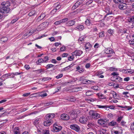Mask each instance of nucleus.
<instances>
[{
	"instance_id": "20",
	"label": "nucleus",
	"mask_w": 134,
	"mask_h": 134,
	"mask_svg": "<svg viewBox=\"0 0 134 134\" xmlns=\"http://www.w3.org/2000/svg\"><path fill=\"white\" fill-rule=\"evenodd\" d=\"M34 33V32L33 31H30L29 32H27L22 37V38H25V36H26L28 35V37L29 36H30L31 35L33 34Z\"/></svg>"
},
{
	"instance_id": "12",
	"label": "nucleus",
	"mask_w": 134,
	"mask_h": 134,
	"mask_svg": "<svg viewBox=\"0 0 134 134\" xmlns=\"http://www.w3.org/2000/svg\"><path fill=\"white\" fill-rule=\"evenodd\" d=\"M60 118L64 120H68L70 118L69 116L65 114H63L61 115Z\"/></svg>"
},
{
	"instance_id": "11",
	"label": "nucleus",
	"mask_w": 134,
	"mask_h": 134,
	"mask_svg": "<svg viewBox=\"0 0 134 134\" xmlns=\"http://www.w3.org/2000/svg\"><path fill=\"white\" fill-rule=\"evenodd\" d=\"M55 116V114L54 113L48 114L46 116V120L51 121Z\"/></svg>"
},
{
	"instance_id": "36",
	"label": "nucleus",
	"mask_w": 134,
	"mask_h": 134,
	"mask_svg": "<svg viewBox=\"0 0 134 134\" xmlns=\"http://www.w3.org/2000/svg\"><path fill=\"white\" fill-rule=\"evenodd\" d=\"M73 89L75 92H77L79 91H81L82 90V88L81 87H75Z\"/></svg>"
},
{
	"instance_id": "17",
	"label": "nucleus",
	"mask_w": 134,
	"mask_h": 134,
	"mask_svg": "<svg viewBox=\"0 0 134 134\" xmlns=\"http://www.w3.org/2000/svg\"><path fill=\"white\" fill-rule=\"evenodd\" d=\"M69 113L70 116L72 118V119H75L76 118V115L74 111H71Z\"/></svg>"
},
{
	"instance_id": "63",
	"label": "nucleus",
	"mask_w": 134,
	"mask_h": 134,
	"mask_svg": "<svg viewBox=\"0 0 134 134\" xmlns=\"http://www.w3.org/2000/svg\"><path fill=\"white\" fill-rule=\"evenodd\" d=\"M63 76V75L62 74H61L59 75H58L56 77L57 79H59L62 77Z\"/></svg>"
},
{
	"instance_id": "7",
	"label": "nucleus",
	"mask_w": 134,
	"mask_h": 134,
	"mask_svg": "<svg viewBox=\"0 0 134 134\" xmlns=\"http://www.w3.org/2000/svg\"><path fill=\"white\" fill-rule=\"evenodd\" d=\"M70 127L72 129L75 130L77 132H79L80 130V127L78 125L75 124H73L70 125Z\"/></svg>"
},
{
	"instance_id": "24",
	"label": "nucleus",
	"mask_w": 134,
	"mask_h": 134,
	"mask_svg": "<svg viewBox=\"0 0 134 134\" xmlns=\"http://www.w3.org/2000/svg\"><path fill=\"white\" fill-rule=\"evenodd\" d=\"M75 21L73 20H70L67 23L68 25L69 26H72L74 25L75 23Z\"/></svg>"
},
{
	"instance_id": "60",
	"label": "nucleus",
	"mask_w": 134,
	"mask_h": 134,
	"mask_svg": "<svg viewBox=\"0 0 134 134\" xmlns=\"http://www.w3.org/2000/svg\"><path fill=\"white\" fill-rule=\"evenodd\" d=\"M96 106L98 108H105V107H106L105 106V105L102 106V105H96Z\"/></svg>"
},
{
	"instance_id": "22",
	"label": "nucleus",
	"mask_w": 134,
	"mask_h": 134,
	"mask_svg": "<svg viewBox=\"0 0 134 134\" xmlns=\"http://www.w3.org/2000/svg\"><path fill=\"white\" fill-rule=\"evenodd\" d=\"M108 125L109 126H118V124L116 121H112L110 122L109 123Z\"/></svg>"
},
{
	"instance_id": "38",
	"label": "nucleus",
	"mask_w": 134,
	"mask_h": 134,
	"mask_svg": "<svg viewBox=\"0 0 134 134\" xmlns=\"http://www.w3.org/2000/svg\"><path fill=\"white\" fill-rule=\"evenodd\" d=\"M123 117L122 116H118V117L116 121L118 122H120V121L122 120Z\"/></svg>"
},
{
	"instance_id": "41",
	"label": "nucleus",
	"mask_w": 134,
	"mask_h": 134,
	"mask_svg": "<svg viewBox=\"0 0 134 134\" xmlns=\"http://www.w3.org/2000/svg\"><path fill=\"white\" fill-rule=\"evenodd\" d=\"M86 96H91L93 94L92 92L90 91H88L86 92Z\"/></svg>"
},
{
	"instance_id": "59",
	"label": "nucleus",
	"mask_w": 134,
	"mask_h": 134,
	"mask_svg": "<svg viewBox=\"0 0 134 134\" xmlns=\"http://www.w3.org/2000/svg\"><path fill=\"white\" fill-rule=\"evenodd\" d=\"M93 1L92 0H90L88 1L85 4L86 5H88L92 3L93 2Z\"/></svg>"
},
{
	"instance_id": "8",
	"label": "nucleus",
	"mask_w": 134,
	"mask_h": 134,
	"mask_svg": "<svg viewBox=\"0 0 134 134\" xmlns=\"http://www.w3.org/2000/svg\"><path fill=\"white\" fill-rule=\"evenodd\" d=\"M53 129L56 132H58L62 129V127L61 126L58 125L56 123L54 124L53 125Z\"/></svg>"
},
{
	"instance_id": "54",
	"label": "nucleus",
	"mask_w": 134,
	"mask_h": 134,
	"mask_svg": "<svg viewBox=\"0 0 134 134\" xmlns=\"http://www.w3.org/2000/svg\"><path fill=\"white\" fill-rule=\"evenodd\" d=\"M114 2L115 3H118L119 2L122 3L123 0H113Z\"/></svg>"
},
{
	"instance_id": "40",
	"label": "nucleus",
	"mask_w": 134,
	"mask_h": 134,
	"mask_svg": "<svg viewBox=\"0 0 134 134\" xmlns=\"http://www.w3.org/2000/svg\"><path fill=\"white\" fill-rule=\"evenodd\" d=\"M8 40V38L7 37H3L1 39V41H2L3 42H5Z\"/></svg>"
},
{
	"instance_id": "50",
	"label": "nucleus",
	"mask_w": 134,
	"mask_h": 134,
	"mask_svg": "<svg viewBox=\"0 0 134 134\" xmlns=\"http://www.w3.org/2000/svg\"><path fill=\"white\" fill-rule=\"evenodd\" d=\"M104 120L103 119H100L98 120V123L100 125H103L104 124Z\"/></svg>"
},
{
	"instance_id": "29",
	"label": "nucleus",
	"mask_w": 134,
	"mask_h": 134,
	"mask_svg": "<svg viewBox=\"0 0 134 134\" xmlns=\"http://www.w3.org/2000/svg\"><path fill=\"white\" fill-rule=\"evenodd\" d=\"M118 70V69L114 67H109L108 69V70L110 71H117Z\"/></svg>"
},
{
	"instance_id": "56",
	"label": "nucleus",
	"mask_w": 134,
	"mask_h": 134,
	"mask_svg": "<svg viewBox=\"0 0 134 134\" xmlns=\"http://www.w3.org/2000/svg\"><path fill=\"white\" fill-rule=\"evenodd\" d=\"M114 115L113 114H112L111 113H109L108 114V115H107V117L109 119H110L111 118L113 117L114 116Z\"/></svg>"
},
{
	"instance_id": "34",
	"label": "nucleus",
	"mask_w": 134,
	"mask_h": 134,
	"mask_svg": "<svg viewBox=\"0 0 134 134\" xmlns=\"http://www.w3.org/2000/svg\"><path fill=\"white\" fill-rule=\"evenodd\" d=\"M68 100L72 102L75 101L76 100L75 98L72 96H71L70 97H69L68 98Z\"/></svg>"
},
{
	"instance_id": "30",
	"label": "nucleus",
	"mask_w": 134,
	"mask_h": 134,
	"mask_svg": "<svg viewBox=\"0 0 134 134\" xmlns=\"http://www.w3.org/2000/svg\"><path fill=\"white\" fill-rule=\"evenodd\" d=\"M110 94H112L113 97L114 99H116L117 98V94L116 92L114 91H111V92Z\"/></svg>"
},
{
	"instance_id": "23",
	"label": "nucleus",
	"mask_w": 134,
	"mask_h": 134,
	"mask_svg": "<svg viewBox=\"0 0 134 134\" xmlns=\"http://www.w3.org/2000/svg\"><path fill=\"white\" fill-rule=\"evenodd\" d=\"M36 11L34 10H33L31 11V12L28 14L31 17L34 16L35 15H36Z\"/></svg>"
},
{
	"instance_id": "47",
	"label": "nucleus",
	"mask_w": 134,
	"mask_h": 134,
	"mask_svg": "<svg viewBox=\"0 0 134 134\" xmlns=\"http://www.w3.org/2000/svg\"><path fill=\"white\" fill-rule=\"evenodd\" d=\"M69 20L68 18H65L60 20L61 23H64L67 21Z\"/></svg>"
},
{
	"instance_id": "39",
	"label": "nucleus",
	"mask_w": 134,
	"mask_h": 134,
	"mask_svg": "<svg viewBox=\"0 0 134 134\" xmlns=\"http://www.w3.org/2000/svg\"><path fill=\"white\" fill-rule=\"evenodd\" d=\"M44 63H47L48 62L49 60V57L48 56H46L44 57Z\"/></svg>"
},
{
	"instance_id": "51",
	"label": "nucleus",
	"mask_w": 134,
	"mask_h": 134,
	"mask_svg": "<svg viewBox=\"0 0 134 134\" xmlns=\"http://www.w3.org/2000/svg\"><path fill=\"white\" fill-rule=\"evenodd\" d=\"M52 79V78L51 77H44L42 79V80L44 81H48L49 80H51Z\"/></svg>"
},
{
	"instance_id": "43",
	"label": "nucleus",
	"mask_w": 134,
	"mask_h": 134,
	"mask_svg": "<svg viewBox=\"0 0 134 134\" xmlns=\"http://www.w3.org/2000/svg\"><path fill=\"white\" fill-rule=\"evenodd\" d=\"M55 5L56 6L55 9L56 10L59 9L61 7L60 5H59V4L58 3H56L55 4Z\"/></svg>"
},
{
	"instance_id": "32",
	"label": "nucleus",
	"mask_w": 134,
	"mask_h": 134,
	"mask_svg": "<svg viewBox=\"0 0 134 134\" xmlns=\"http://www.w3.org/2000/svg\"><path fill=\"white\" fill-rule=\"evenodd\" d=\"M9 76L10 75H9L8 74H6L2 75L1 77L4 79L5 80L6 79L8 78Z\"/></svg>"
},
{
	"instance_id": "52",
	"label": "nucleus",
	"mask_w": 134,
	"mask_h": 134,
	"mask_svg": "<svg viewBox=\"0 0 134 134\" xmlns=\"http://www.w3.org/2000/svg\"><path fill=\"white\" fill-rule=\"evenodd\" d=\"M66 50V47L65 46L63 45L60 48V52H63L65 51Z\"/></svg>"
},
{
	"instance_id": "45",
	"label": "nucleus",
	"mask_w": 134,
	"mask_h": 134,
	"mask_svg": "<svg viewBox=\"0 0 134 134\" xmlns=\"http://www.w3.org/2000/svg\"><path fill=\"white\" fill-rule=\"evenodd\" d=\"M103 73V71H102V70H99L96 73V75L97 76H98L99 75H101Z\"/></svg>"
},
{
	"instance_id": "64",
	"label": "nucleus",
	"mask_w": 134,
	"mask_h": 134,
	"mask_svg": "<svg viewBox=\"0 0 134 134\" xmlns=\"http://www.w3.org/2000/svg\"><path fill=\"white\" fill-rule=\"evenodd\" d=\"M104 36V32H102L99 33V37H103Z\"/></svg>"
},
{
	"instance_id": "10",
	"label": "nucleus",
	"mask_w": 134,
	"mask_h": 134,
	"mask_svg": "<svg viewBox=\"0 0 134 134\" xmlns=\"http://www.w3.org/2000/svg\"><path fill=\"white\" fill-rule=\"evenodd\" d=\"M83 53V51L81 50H77L72 52V55L80 56Z\"/></svg>"
},
{
	"instance_id": "14",
	"label": "nucleus",
	"mask_w": 134,
	"mask_h": 134,
	"mask_svg": "<svg viewBox=\"0 0 134 134\" xmlns=\"http://www.w3.org/2000/svg\"><path fill=\"white\" fill-rule=\"evenodd\" d=\"M85 28L83 25L80 24H78L75 29V30L79 31H82Z\"/></svg>"
},
{
	"instance_id": "49",
	"label": "nucleus",
	"mask_w": 134,
	"mask_h": 134,
	"mask_svg": "<svg viewBox=\"0 0 134 134\" xmlns=\"http://www.w3.org/2000/svg\"><path fill=\"white\" fill-rule=\"evenodd\" d=\"M87 99V100L91 102H93L97 100V99L95 98H91L89 99L88 98Z\"/></svg>"
},
{
	"instance_id": "46",
	"label": "nucleus",
	"mask_w": 134,
	"mask_h": 134,
	"mask_svg": "<svg viewBox=\"0 0 134 134\" xmlns=\"http://www.w3.org/2000/svg\"><path fill=\"white\" fill-rule=\"evenodd\" d=\"M48 25V23L47 22H44L41 24L40 26H43V27H44L43 29H44Z\"/></svg>"
},
{
	"instance_id": "5",
	"label": "nucleus",
	"mask_w": 134,
	"mask_h": 134,
	"mask_svg": "<svg viewBox=\"0 0 134 134\" xmlns=\"http://www.w3.org/2000/svg\"><path fill=\"white\" fill-rule=\"evenodd\" d=\"M105 12L107 13L104 16V18H106L107 16L109 15H114V14L112 13L111 10L110 9V7L109 6H107L105 8Z\"/></svg>"
},
{
	"instance_id": "44",
	"label": "nucleus",
	"mask_w": 134,
	"mask_h": 134,
	"mask_svg": "<svg viewBox=\"0 0 134 134\" xmlns=\"http://www.w3.org/2000/svg\"><path fill=\"white\" fill-rule=\"evenodd\" d=\"M73 65L72 64H71L70 65H69L68 66H67L63 69V71H65L67 70H68L70 68L72 67L73 66Z\"/></svg>"
},
{
	"instance_id": "13",
	"label": "nucleus",
	"mask_w": 134,
	"mask_h": 134,
	"mask_svg": "<svg viewBox=\"0 0 134 134\" xmlns=\"http://www.w3.org/2000/svg\"><path fill=\"white\" fill-rule=\"evenodd\" d=\"M85 47V48L86 51L87 52H88L91 50L92 46L90 43L88 42L86 43Z\"/></svg>"
},
{
	"instance_id": "6",
	"label": "nucleus",
	"mask_w": 134,
	"mask_h": 134,
	"mask_svg": "<svg viewBox=\"0 0 134 134\" xmlns=\"http://www.w3.org/2000/svg\"><path fill=\"white\" fill-rule=\"evenodd\" d=\"M90 119L89 116L86 117L83 116L81 117L79 120L80 122L82 124H86L87 120Z\"/></svg>"
},
{
	"instance_id": "55",
	"label": "nucleus",
	"mask_w": 134,
	"mask_h": 134,
	"mask_svg": "<svg viewBox=\"0 0 134 134\" xmlns=\"http://www.w3.org/2000/svg\"><path fill=\"white\" fill-rule=\"evenodd\" d=\"M124 108L126 110H131L132 108V107H129V106H125L124 107Z\"/></svg>"
},
{
	"instance_id": "9",
	"label": "nucleus",
	"mask_w": 134,
	"mask_h": 134,
	"mask_svg": "<svg viewBox=\"0 0 134 134\" xmlns=\"http://www.w3.org/2000/svg\"><path fill=\"white\" fill-rule=\"evenodd\" d=\"M37 132L39 133H42V134H50L49 130L46 129H38Z\"/></svg>"
},
{
	"instance_id": "61",
	"label": "nucleus",
	"mask_w": 134,
	"mask_h": 134,
	"mask_svg": "<svg viewBox=\"0 0 134 134\" xmlns=\"http://www.w3.org/2000/svg\"><path fill=\"white\" fill-rule=\"evenodd\" d=\"M113 86L114 88H118L119 87V85L118 84H116L114 83V84Z\"/></svg>"
},
{
	"instance_id": "1",
	"label": "nucleus",
	"mask_w": 134,
	"mask_h": 134,
	"mask_svg": "<svg viewBox=\"0 0 134 134\" xmlns=\"http://www.w3.org/2000/svg\"><path fill=\"white\" fill-rule=\"evenodd\" d=\"M10 5L9 1L3 2L2 3L0 7V19L3 17V14L8 13L10 10L8 7Z\"/></svg>"
},
{
	"instance_id": "19",
	"label": "nucleus",
	"mask_w": 134,
	"mask_h": 134,
	"mask_svg": "<svg viewBox=\"0 0 134 134\" xmlns=\"http://www.w3.org/2000/svg\"><path fill=\"white\" fill-rule=\"evenodd\" d=\"M44 69H40L33 70V71L35 72L37 74L43 73L44 72Z\"/></svg>"
},
{
	"instance_id": "16",
	"label": "nucleus",
	"mask_w": 134,
	"mask_h": 134,
	"mask_svg": "<svg viewBox=\"0 0 134 134\" xmlns=\"http://www.w3.org/2000/svg\"><path fill=\"white\" fill-rule=\"evenodd\" d=\"M127 7L126 4H121L119 5V8L121 10L125 9Z\"/></svg>"
},
{
	"instance_id": "3",
	"label": "nucleus",
	"mask_w": 134,
	"mask_h": 134,
	"mask_svg": "<svg viewBox=\"0 0 134 134\" xmlns=\"http://www.w3.org/2000/svg\"><path fill=\"white\" fill-rule=\"evenodd\" d=\"M89 114L91 117L94 119H98L100 117V114L93 110H90Z\"/></svg>"
},
{
	"instance_id": "58",
	"label": "nucleus",
	"mask_w": 134,
	"mask_h": 134,
	"mask_svg": "<svg viewBox=\"0 0 134 134\" xmlns=\"http://www.w3.org/2000/svg\"><path fill=\"white\" fill-rule=\"evenodd\" d=\"M18 18H16L13 19L12 20L11 22V23L12 24H13L16 22L18 19Z\"/></svg>"
},
{
	"instance_id": "25",
	"label": "nucleus",
	"mask_w": 134,
	"mask_h": 134,
	"mask_svg": "<svg viewBox=\"0 0 134 134\" xmlns=\"http://www.w3.org/2000/svg\"><path fill=\"white\" fill-rule=\"evenodd\" d=\"M113 50L110 48L108 49L105 51V53L106 54H110L113 53Z\"/></svg>"
},
{
	"instance_id": "42",
	"label": "nucleus",
	"mask_w": 134,
	"mask_h": 134,
	"mask_svg": "<svg viewBox=\"0 0 134 134\" xmlns=\"http://www.w3.org/2000/svg\"><path fill=\"white\" fill-rule=\"evenodd\" d=\"M54 66V65L52 64H48L46 65L45 67V68L47 69H48L50 68L53 67Z\"/></svg>"
},
{
	"instance_id": "4",
	"label": "nucleus",
	"mask_w": 134,
	"mask_h": 134,
	"mask_svg": "<svg viewBox=\"0 0 134 134\" xmlns=\"http://www.w3.org/2000/svg\"><path fill=\"white\" fill-rule=\"evenodd\" d=\"M110 80L112 81L116 82H121L122 81V79L118 76L114 77H111Z\"/></svg>"
},
{
	"instance_id": "2",
	"label": "nucleus",
	"mask_w": 134,
	"mask_h": 134,
	"mask_svg": "<svg viewBox=\"0 0 134 134\" xmlns=\"http://www.w3.org/2000/svg\"><path fill=\"white\" fill-rule=\"evenodd\" d=\"M92 14H90L89 16L87 18V19L85 21V24L87 26L91 25L94 23V18L95 16H93L92 17Z\"/></svg>"
},
{
	"instance_id": "62",
	"label": "nucleus",
	"mask_w": 134,
	"mask_h": 134,
	"mask_svg": "<svg viewBox=\"0 0 134 134\" xmlns=\"http://www.w3.org/2000/svg\"><path fill=\"white\" fill-rule=\"evenodd\" d=\"M130 128L132 130H133L134 131V122L131 124Z\"/></svg>"
},
{
	"instance_id": "21",
	"label": "nucleus",
	"mask_w": 134,
	"mask_h": 134,
	"mask_svg": "<svg viewBox=\"0 0 134 134\" xmlns=\"http://www.w3.org/2000/svg\"><path fill=\"white\" fill-rule=\"evenodd\" d=\"M52 123V121L46 120V121H44L43 122V124L44 126H47L50 125Z\"/></svg>"
},
{
	"instance_id": "33",
	"label": "nucleus",
	"mask_w": 134,
	"mask_h": 134,
	"mask_svg": "<svg viewBox=\"0 0 134 134\" xmlns=\"http://www.w3.org/2000/svg\"><path fill=\"white\" fill-rule=\"evenodd\" d=\"M128 31L126 29H125L123 31H122L121 33V36H122L123 35H124V34H127L129 33Z\"/></svg>"
},
{
	"instance_id": "15",
	"label": "nucleus",
	"mask_w": 134,
	"mask_h": 134,
	"mask_svg": "<svg viewBox=\"0 0 134 134\" xmlns=\"http://www.w3.org/2000/svg\"><path fill=\"white\" fill-rule=\"evenodd\" d=\"M95 82L93 81H91L90 80L84 79L82 80V83L83 84H85L86 83H95Z\"/></svg>"
},
{
	"instance_id": "27",
	"label": "nucleus",
	"mask_w": 134,
	"mask_h": 134,
	"mask_svg": "<svg viewBox=\"0 0 134 134\" xmlns=\"http://www.w3.org/2000/svg\"><path fill=\"white\" fill-rule=\"evenodd\" d=\"M86 37V36H82L80 37L78 39L79 42L80 41L82 42L85 41V40Z\"/></svg>"
},
{
	"instance_id": "18",
	"label": "nucleus",
	"mask_w": 134,
	"mask_h": 134,
	"mask_svg": "<svg viewBox=\"0 0 134 134\" xmlns=\"http://www.w3.org/2000/svg\"><path fill=\"white\" fill-rule=\"evenodd\" d=\"M40 122V120L38 119H36L33 122L34 124L36 126L37 128L39 126V124Z\"/></svg>"
},
{
	"instance_id": "57",
	"label": "nucleus",
	"mask_w": 134,
	"mask_h": 134,
	"mask_svg": "<svg viewBox=\"0 0 134 134\" xmlns=\"http://www.w3.org/2000/svg\"><path fill=\"white\" fill-rule=\"evenodd\" d=\"M130 22H134V16H132L130 18V19L129 21Z\"/></svg>"
},
{
	"instance_id": "31",
	"label": "nucleus",
	"mask_w": 134,
	"mask_h": 134,
	"mask_svg": "<svg viewBox=\"0 0 134 134\" xmlns=\"http://www.w3.org/2000/svg\"><path fill=\"white\" fill-rule=\"evenodd\" d=\"M76 71H78L80 73L84 71V70L82 68H80L79 66H78L76 68Z\"/></svg>"
},
{
	"instance_id": "53",
	"label": "nucleus",
	"mask_w": 134,
	"mask_h": 134,
	"mask_svg": "<svg viewBox=\"0 0 134 134\" xmlns=\"http://www.w3.org/2000/svg\"><path fill=\"white\" fill-rule=\"evenodd\" d=\"M114 30L109 29L108 30V32L109 33L112 35L114 33Z\"/></svg>"
},
{
	"instance_id": "35",
	"label": "nucleus",
	"mask_w": 134,
	"mask_h": 134,
	"mask_svg": "<svg viewBox=\"0 0 134 134\" xmlns=\"http://www.w3.org/2000/svg\"><path fill=\"white\" fill-rule=\"evenodd\" d=\"M79 3H77V1L76 2L75 4V5L73 6L72 7V9L73 10H74L75 9L77 8L79 6Z\"/></svg>"
},
{
	"instance_id": "48",
	"label": "nucleus",
	"mask_w": 134,
	"mask_h": 134,
	"mask_svg": "<svg viewBox=\"0 0 134 134\" xmlns=\"http://www.w3.org/2000/svg\"><path fill=\"white\" fill-rule=\"evenodd\" d=\"M87 125L88 127H90L94 126V124L93 122H90L88 123Z\"/></svg>"
},
{
	"instance_id": "28",
	"label": "nucleus",
	"mask_w": 134,
	"mask_h": 134,
	"mask_svg": "<svg viewBox=\"0 0 134 134\" xmlns=\"http://www.w3.org/2000/svg\"><path fill=\"white\" fill-rule=\"evenodd\" d=\"M44 63V60L43 59L41 58L39 59L36 62V63L37 65H39L40 63Z\"/></svg>"
},
{
	"instance_id": "26",
	"label": "nucleus",
	"mask_w": 134,
	"mask_h": 134,
	"mask_svg": "<svg viewBox=\"0 0 134 134\" xmlns=\"http://www.w3.org/2000/svg\"><path fill=\"white\" fill-rule=\"evenodd\" d=\"M44 14H41L40 15L37 19V22H39L43 19L44 17Z\"/></svg>"
},
{
	"instance_id": "37",
	"label": "nucleus",
	"mask_w": 134,
	"mask_h": 134,
	"mask_svg": "<svg viewBox=\"0 0 134 134\" xmlns=\"http://www.w3.org/2000/svg\"><path fill=\"white\" fill-rule=\"evenodd\" d=\"M119 75V73L116 72H113L111 74V75L113 76L112 77H116V76H118Z\"/></svg>"
}]
</instances>
